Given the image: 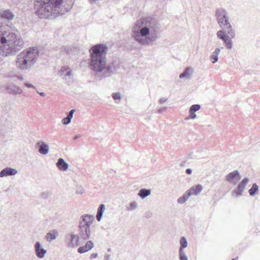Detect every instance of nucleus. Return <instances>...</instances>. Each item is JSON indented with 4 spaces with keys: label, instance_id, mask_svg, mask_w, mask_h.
<instances>
[{
    "label": "nucleus",
    "instance_id": "obj_39",
    "mask_svg": "<svg viewBox=\"0 0 260 260\" xmlns=\"http://www.w3.org/2000/svg\"><path fill=\"white\" fill-rule=\"evenodd\" d=\"M190 115L189 118L191 119H195L196 118V114L194 112H189Z\"/></svg>",
    "mask_w": 260,
    "mask_h": 260
},
{
    "label": "nucleus",
    "instance_id": "obj_5",
    "mask_svg": "<svg viewBox=\"0 0 260 260\" xmlns=\"http://www.w3.org/2000/svg\"><path fill=\"white\" fill-rule=\"evenodd\" d=\"M107 46L104 44L94 45L89 49L90 59V68L96 75L103 74L107 64Z\"/></svg>",
    "mask_w": 260,
    "mask_h": 260
},
{
    "label": "nucleus",
    "instance_id": "obj_10",
    "mask_svg": "<svg viewBox=\"0 0 260 260\" xmlns=\"http://www.w3.org/2000/svg\"><path fill=\"white\" fill-rule=\"evenodd\" d=\"M119 69V66L118 64L115 65L114 64H112V65H106V67L104 69V70L103 72V76L104 77H108L111 75V74L115 73L118 69Z\"/></svg>",
    "mask_w": 260,
    "mask_h": 260
},
{
    "label": "nucleus",
    "instance_id": "obj_46",
    "mask_svg": "<svg viewBox=\"0 0 260 260\" xmlns=\"http://www.w3.org/2000/svg\"><path fill=\"white\" fill-rule=\"evenodd\" d=\"M38 93H39L40 94V95H41L42 96H45V93H44V92H38Z\"/></svg>",
    "mask_w": 260,
    "mask_h": 260
},
{
    "label": "nucleus",
    "instance_id": "obj_50",
    "mask_svg": "<svg viewBox=\"0 0 260 260\" xmlns=\"http://www.w3.org/2000/svg\"><path fill=\"white\" fill-rule=\"evenodd\" d=\"M189 118V117H186L185 118V119H188Z\"/></svg>",
    "mask_w": 260,
    "mask_h": 260
},
{
    "label": "nucleus",
    "instance_id": "obj_23",
    "mask_svg": "<svg viewBox=\"0 0 260 260\" xmlns=\"http://www.w3.org/2000/svg\"><path fill=\"white\" fill-rule=\"evenodd\" d=\"M151 194V190L146 188H142L140 190L138 196L142 199H144Z\"/></svg>",
    "mask_w": 260,
    "mask_h": 260
},
{
    "label": "nucleus",
    "instance_id": "obj_26",
    "mask_svg": "<svg viewBox=\"0 0 260 260\" xmlns=\"http://www.w3.org/2000/svg\"><path fill=\"white\" fill-rule=\"evenodd\" d=\"M191 71V69L190 68H186L184 71L180 75L179 77L181 79L184 78H189L190 77Z\"/></svg>",
    "mask_w": 260,
    "mask_h": 260
},
{
    "label": "nucleus",
    "instance_id": "obj_17",
    "mask_svg": "<svg viewBox=\"0 0 260 260\" xmlns=\"http://www.w3.org/2000/svg\"><path fill=\"white\" fill-rule=\"evenodd\" d=\"M203 190V186L198 184L196 186H192L188 190V192L190 196H197Z\"/></svg>",
    "mask_w": 260,
    "mask_h": 260
},
{
    "label": "nucleus",
    "instance_id": "obj_24",
    "mask_svg": "<svg viewBox=\"0 0 260 260\" xmlns=\"http://www.w3.org/2000/svg\"><path fill=\"white\" fill-rule=\"evenodd\" d=\"M190 194L188 191L185 192L182 197L179 198L177 199V203L179 204H183L185 203L188 199V198L190 197Z\"/></svg>",
    "mask_w": 260,
    "mask_h": 260
},
{
    "label": "nucleus",
    "instance_id": "obj_2",
    "mask_svg": "<svg viewBox=\"0 0 260 260\" xmlns=\"http://www.w3.org/2000/svg\"><path fill=\"white\" fill-rule=\"evenodd\" d=\"M160 24L151 18L137 20L132 30V38L141 45L155 42L160 32Z\"/></svg>",
    "mask_w": 260,
    "mask_h": 260
},
{
    "label": "nucleus",
    "instance_id": "obj_49",
    "mask_svg": "<svg viewBox=\"0 0 260 260\" xmlns=\"http://www.w3.org/2000/svg\"><path fill=\"white\" fill-rule=\"evenodd\" d=\"M108 251L110 252L111 251V249L110 248H108Z\"/></svg>",
    "mask_w": 260,
    "mask_h": 260
},
{
    "label": "nucleus",
    "instance_id": "obj_11",
    "mask_svg": "<svg viewBox=\"0 0 260 260\" xmlns=\"http://www.w3.org/2000/svg\"><path fill=\"white\" fill-rule=\"evenodd\" d=\"M18 171L10 167H6L0 172V177H4L8 176H14L17 174Z\"/></svg>",
    "mask_w": 260,
    "mask_h": 260
},
{
    "label": "nucleus",
    "instance_id": "obj_43",
    "mask_svg": "<svg viewBox=\"0 0 260 260\" xmlns=\"http://www.w3.org/2000/svg\"><path fill=\"white\" fill-rule=\"evenodd\" d=\"M110 258V254H106L105 260H109Z\"/></svg>",
    "mask_w": 260,
    "mask_h": 260
},
{
    "label": "nucleus",
    "instance_id": "obj_52",
    "mask_svg": "<svg viewBox=\"0 0 260 260\" xmlns=\"http://www.w3.org/2000/svg\"><path fill=\"white\" fill-rule=\"evenodd\" d=\"M232 260H236L235 258H233Z\"/></svg>",
    "mask_w": 260,
    "mask_h": 260
},
{
    "label": "nucleus",
    "instance_id": "obj_27",
    "mask_svg": "<svg viewBox=\"0 0 260 260\" xmlns=\"http://www.w3.org/2000/svg\"><path fill=\"white\" fill-rule=\"evenodd\" d=\"M68 238L70 240L71 244H78L79 239L77 235L71 234L68 236Z\"/></svg>",
    "mask_w": 260,
    "mask_h": 260
},
{
    "label": "nucleus",
    "instance_id": "obj_44",
    "mask_svg": "<svg viewBox=\"0 0 260 260\" xmlns=\"http://www.w3.org/2000/svg\"><path fill=\"white\" fill-rule=\"evenodd\" d=\"M48 197V193L44 192L42 193V197L43 198H46Z\"/></svg>",
    "mask_w": 260,
    "mask_h": 260
},
{
    "label": "nucleus",
    "instance_id": "obj_38",
    "mask_svg": "<svg viewBox=\"0 0 260 260\" xmlns=\"http://www.w3.org/2000/svg\"><path fill=\"white\" fill-rule=\"evenodd\" d=\"M166 109H167L166 107L161 108L158 110L157 113L159 114H161V113H163L164 112H165L166 110Z\"/></svg>",
    "mask_w": 260,
    "mask_h": 260
},
{
    "label": "nucleus",
    "instance_id": "obj_13",
    "mask_svg": "<svg viewBox=\"0 0 260 260\" xmlns=\"http://www.w3.org/2000/svg\"><path fill=\"white\" fill-rule=\"evenodd\" d=\"M37 145L39 147V152L42 154L46 155L48 153L49 146L44 142H38Z\"/></svg>",
    "mask_w": 260,
    "mask_h": 260
},
{
    "label": "nucleus",
    "instance_id": "obj_36",
    "mask_svg": "<svg viewBox=\"0 0 260 260\" xmlns=\"http://www.w3.org/2000/svg\"><path fill=\"white\" fill-rule=\"evenodd\" d=\"M75 110L73 109L70 111V112L69 113L67 117L71 120L72 118H73V115L74 113L75 112Z\"/></svg>",
    "mask_w": 260,
    "mask_h": 260
},
{
    "label": "nucleus",
    "instance_id": "obj_32",
    "mask_svg": "<svg viewBox=\"0 0 260 260\" xmlns=\"http://www.w3.org/2000/svg\"><path fill=\"white\" fill-rule=\"evenodd\" d=\"M69 69H70L69 67L61 68V70L59 72L60 76H62L64 75V74L66 73Z\"/></svg>",
    "mask_w": 260,
    "mask_h": 260
},
{
    "label": "nucleus",
    "instance_id": "obj_48",
    "mask_svg": "<svg viewBox=\"0 0 260 260\" xmlns=\"http://www.w3.org/2000/svg\"><path fill=\"white\" fill-rule=\"evenodd\" d=\"M79 136H75V137H74V140H77V139L79 138Z\"/></svg>",
    "mask_w": 260,
    "mask_h": 260
},
{
    "label": "nucleus",
    "instance_id": "obj_21",
    "mask_svg": "<svg viewBox=\"0 0 260 260\" xmlns=\"http://www.w3.org/2000/svg\"><path fill=\"white\" fill-rule=\"evenodd\" d=\"M61 50L68 55H71L74 53L76 48L73 46H66L62 47Z\"/></svg>",
    "mask_w": 260,
    "mask_h": 260
},
{
    "label": "nucleus",
    "instance_id": "obj_31",
    "mask_svg": "<svg viewBox=\"0 0 260 260\" xmlns=\"http://www.w3.org/2000/svg\"><path fill=\"white\" fill-rule=\"evenodd\" d=\"M201 108V106L200 105L198 104H195L192 105L189 109V112H194L195 113L197 111H198Z\"/></svg>",
    "mask_w": 260,
    "mask_h": 260
},
{
    "label": "nucleus",
    "instance_id": "obj_1",
    "mask_svg": "<svg viewBox=\"0 0 260 260\" xmlns=\"http://www.w3.org/2000/svg\"><path fill=\"white\" fill-rule=\"evenodd\" d=\"M76 0H36L35 13L40 18L54 19L70 11Z\"/></svg>",
    "mask_w": 260,
    "mask_h": 260
},
{
    "label": "nucleus",
    "instance_id": "obj_19",
    "mask_svg": "<svg viewBox=\"0 0 260 260\" xmlns=\"http://www.w3.org/2000/svg\"><path fill=\"white\" fill-rule=\"evenodd\" d=\"M220 52V49L219 48H216L214 51L210 55V59L212 60L213 63H215L218 61V55Z\"/></svg>",
    "mask_w": 260,
    "mask_h": 260
},
{
    "label": "nucleus",
    "instance_id": "obj_4",
    "mask_svg": "<svg viewBox=\"0 0 260 260\" xmlns=\"http://www.w3.org/2000/svg\"><path fill=\"white\" fill-rule=\"evenodd\" d=\"M215 16L217 23L221 28L217 32V37L224 42L227 49L231 50L233 48L232 39L235 38L236 33L230 21L228 13L225 9L219 8L216 10Z\"/></svg>",
    "mask_w": 260,
    "mask_h": 260
},
{
    "label": "nucleus",
    "instance_id": "obj_3",
    "mask_svg": "<svg viewBox=\"0 0 260 260\" xmlns=\"http://www.w3.org/2000/svg\"><path fill=\"white\" fill-rule=\"evenodd\" d=\"M23 46V41L16 29L0 28V55H15Z\"/></svg>",
    "mask_w": 260,
    "mask_h": 260
},
{
    "label": "nucleus",
    "instance_id": "obj_51",
    "mask_svg": "<svg viewBox=\"0 0 260 260\" xmlns=\"http://www.w3.org/2000/svg\"><path fill=\"white\" fill-rule=\"evenodd\" d=\"M36 244H40L39 242H37Z\"/></svg>",
    "mask_w": 260,
    "mask_h": 260
},
{
    "label": "nucleus",
    "instance_id": "obj_41",
    "mask_svg": "<svg viewBox=\"0 0 260 260\" xmlns=\"http://www.w3.org/2000/svg\"><path fill=\"white\" fill-rule=\"evenodd\" d=\"M167 99H166L165 98H162L159 99V102L160 104H163L167 101Z\"/></svg>",
    "mask_w": 260,
    "mask_h": 260
},
{
    "label": "nucleus",
    "instance_id": "obj_35",
    "mask_svg": "<svg viewBox=\"0 0 260 260\" xmlns=\"http://www.w3.org/2000/svg\"><path fill=\"white\" fill-rule=\"evenodd\" d=\"M71 120L69 119L67 117L64 118L62 120V122L63 124L67 125L71 122Z\"/></svg>",
    "mask_w": 260,
    "mask_h": 260
},
{
    "label": "nucleus",
    "instance_id": "obj_30",
    "mask_svg": "<svg viewBox=\"0 0 260 260\" xmlns=\"http://www.w3.org/2000/svg\"><path fill=\"white\" fill-rule=\"evenodd\" d=\"M72 71L71 69H69L68 72L64 74L63 79L67 81H70V80L72 79Z\"/></svg>",
    "mask_w": 260,
    "mask_h": 260
},
{
    "label": "nucleus",
    "instance_id": "obj_42",
    "mask_svg": "<svg viewBox=\"0 0 260 260\" xmlns=\"http://www.w3.org/2000/svg\"><path fill=\"white\" fill-rule=\"evenodd\" d=\"M186 173L187 174H190L192 173V170L191 169H187L186 170Z\"/></svg>",
    "mask_w": 260,
    "mask_h": 260
},
{
    "label": "nucleus",
    "instance_id": "obj_33",
    "mask_svg": "<svg viewBox=\"0 0 260 260\" xmlns=\"http://www.w3.org/2000/svg\"><path fill=\"white\" fill-rule=\"evenodd\" d=\"M112 97L115 101H120L121 98L120 93L118 92L113 93Z\"/></svg>",
    "mask_w": 260,
    "mask_h": 260
},
{
    "label": "nucleus",
    "instance_id": "obj_15",
    "mask_svg": "<svg viewBox=\"0 0 260 260\" xmlns=\"http://www.w3.org/2000/svg\"><path fill=\"white\" fill-rule=\"evenodd\" d=\"M56 165V167L61 171H66L69 169L68 164L62 158H60L58 159Z\"/></svg>",
    "mask_w": 260,
    "mask_h": 260
},
{
    "label": "nucleus",
    "instance_id": "obj_20",
    "mask_svg": "<svg viewBox=\"0 0 260 260\" xmlns=\"http://www.w3.org/2000/svg\"><path fill=\"white\" fill-rule=\"evenodd\" d=\"M58 235V232L56 230H53L51 232L48 233L46 236L45 238L48 242H51L52 240L55 239Z\"/></svg>",
    "mask_w": 260,
    "mask_h": 260
},
{
    "label": "nucleus",
    "instance_id": "obj_7",
    "mask_svg": "<svg viewBox=\"0 0 260 260\" xmlns=\"http://www.w3.org/2000/svg\"><path fill=\"white\" fill-rule=\"evenodd\" d=\"M94 219L93 215L88 214L81 216L79 220V229L80 236L82 239H88L90 235V226Z\"/></svg>",
    "mask_w": 260,
    "mask_h": 260
},
{
    "label": "nucleus",
    "instance_id": "obj_29",
    "mask_svg": "<svg viewBox=\"0 0 260 260\" xmlns=\"http://www.w3.org/2000/svg\"><path fill=\"white\" fill-rule=\"evenodd\" d=\"M258 186L256 183L252 185V187L249 190V193L250 196H253L255 192L258 190Z\"/></svg>",
    "mask_w": 260,
    "mask_h": 260
},
{
    "label": "nucleus",
    "instance_id": "obj_14",
    "mask_svg": "<svg viewBox=\"0 0 260 260\" xmlns=\"http://www.w3.org/2000/svg\"><path fill=\"white\" fill-rule=\"evenodd\" d=\"M35 252L36 255L40 258H42L45 256L46 253V250L43 247L42 245H35Z\"/></svg>",
    "mask_w": 260,
    "mask_h": 260
},
{
    "label": "nucleus",
    "instance_id": "obj_12",
    "mask_svg": "<svg viewBox=\"0 0 260 260\" xmlns=\"http://www.w3.org/2000/svg\"><path fill=\"white\" fill-rule=\"evenodd\" d=\"M7 90L9 93L12 94H21L22 92L21 88L15 84L8 85Z\"/></svg>",
    "mask_w": 260,
    "mask_h": 260
},
{
    "label": "nucleus",
    "instance_id": "obj_25",
    "mask_svg": "<svg viewBox=\"0 0 260 260\" xmlns=\"http://www.w3.org/2000/svg\"><path fill=\"white\" fill-rule=\"evenodd\" d=\"M94 245H84V246L80 247L78 249V252L83 253L91 249L93 247Z\"/></svg>",
    "mask_w": 260,
    "mask_h": 260
},
{
    "label": "nucleus",
    "instance_id": "obj_16",
    "mask_svg": "<svg viewBox=\"0 0 260 260\" xmlns=\"http://www.w3.org/2000/svg\"><path fill=\"white\" fill-rule=\"evenodd\" d=\"M14 16V14L9 10H4L0 13V17L1 18L8 20H13Z\"/></svg>",
    "mask_w": 260,
    "mask_h": 260
},
{
    "label": "nucleus",
    "instance_id": "obj_37",
    "mask_svg": "<svg viewBox=\"0 0 260 260\" xmlns=\"http://www.w3.org/2000/svg\"><path fill=\"white\" fill-rule=\"evenodd\" d=\"M180 244H187V240L185 237H182L180 238Z\"/></svg>",
    "mask_w": 260,
    "mask_h": 260
},
{
    "label": "nucleus",
    "instance_id": "obj_28",
    "mask_svg": "<svg viewBox=\"0 0 260 260\" xmlns=\"http://www.w3.org/2000/svg\"><path fill=\"white\" fill-rule=\"evenodd\" d=\"M138 203L134 201L129 204L128 205L126 206V209L127 211H133L136 210L138 208Z\"/></svg>",
    "mask_w": 260,
    "mask_h": 260
},
{
    "label": "nucleus",
    "instance_id": "obj_40",
    "mask_svg": "<svg viewBox=\"0 0 260 260\" xmlns=\"http://www.w3.org/2000/svg\"><path fill=\"white\" fill-rule=\"evenodd\" d=\"M25 85L28 87V88H35V86H34L32 84H30V83H27V82H26L25 83Z\"/></svg>",
    "mask_w": 260,
    "mask_h": 260
},
{
    "label": "nucleus",
    "instance_id": "obj_45",
    "mask_svg": "<svg viewBox=\"0 0 260 260\" xmlns=\"http://www.w3.org/2000/svg\"><path fill=\"white\" fill-rule=\"evenodd\" d=\"M98 256V254L97 253H93L91 255V258H95Z\"/></svg>",
    "mask_w": 260,
    "mask_h": 260
},
{
    "label": "nucleus",
    "instance_id": "obj_34",
    "mask_svg": "<svg viewBox=\"0 0 260 260\" xmlns=\"http://www.w3.org/2000/svg\"><path fill=\"white\" fill-rule=\"evenodd\" d=\"M84 192V188L82 186H79L77 188L76 193L77 194H82Z\"/></svg>",
    "mask_w": 260,
    "mask_h": 260
},
{
    "label": "nucleus",
    "instance_id": "obj_9",
    "mask_svg": "<svg viewBox=\"0 0 260 260\" xmlns=\"http://www.w3.org/2000/svg\"><path fill=\"white\" fill-rule=\"evenodd\" d=\"M240 179V176L237 170L234 171L228 174L225 180L231 183L236 184Z\"/></svg>",
    "mask_w": 260,
    "mask_h": 260
},
{
    "label": "nucleus",
    "instance_id": "obj_22",
    "mask_svg": "<svg viewBox=\"0 0 260 260\" xmlns=\"http://www.w3.org/2000/svg\"><path fill=\"white\" fill-rule=\"evenodd\" d=\"M105 210V206L104 204H101L98 209L96 219L98 221L101 220L103 213Z\"/></svg>",
    "mask_w": 260,
    "mask_h": 260
},
{
    "label": "nucleus",
    "instance_id": "obj_47",
    "mask_svg": "<svg viewBox=\"0 0 260 260\" xmlns=\"http://www.w3.org/2000/svg\"><path fill=\"white\" fill-rule=\"evenodd\" d=\"M86 244H93L91 241H88L87 242H86Z\"/></svg>",
    "mask_w": 260,
    "mask_h": 260
},
{
    "label": "nucleus",
    "instance_id": "obj_8",
    "mask_svg": "<svg viewBox=\"0 0 260 260\" xmlns=\"http://www.w3.org/2000/svg\"><path fill=\"white\" fill-rule=\"evenodd\" d=\"M249 181V179L245 178L242 180L241 183L238 185L237 188L234 190L232 192L233 196H240L242 195L243 192L246 187L247 184Z\"/></svg>",
    "mask_w": 260,
    "mask_h": 260
},
{
    "label": "nucleus",
    "instance_id": "obj_18",
    "mask_svg": "<svg viewBox=\"0 0 260 260\" xmlns=\"http://www.w3.org/2000/svg\"><path fill=\"white\" fill-rule=\"evenodd\" d=\"M188 245H181L179 248V259L180 260H188L186 255V250Z\"/></svg>",
    "mask_w": 260,
    "mask_h": 260
},
{
    "label": "nucleus",
    "instance_id": "obj_6",
    "mask_svg": "<svg viewBox=\"0 0 260 260\" xmlns=\"http://www.w3.org/2000/svg\"><path fill=\"white\" fill-rule=\"evenodd\" d=\"M39 53L38 49L34 47L24 50L17 56L16 67L19 70H30L36 63Z\"/></svg>",
    "mask_w": 260,
    "mask_h": 260
}]
</instances>
